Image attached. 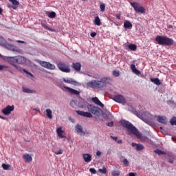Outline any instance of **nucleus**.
Masks as SVG:
<instances>
[{"instance_id": "obj_29", "label": "nucleus", "mask_w": 176, "mask_h": 176, "mask_svg": "<svg viewBox=\"0 0 176 176\" xmlns=\"http://www.w3.org/2000/svg\"><path fill=\"white\" fill-rule=\"evenodd\" d=\"M23 93H28V94L36 93L35 90L27 88V87H23Z\"/></svg>"}, {"instance_id": "obj_31", "label": "nucleus", "mask_w": 176, "mask_h": 176, "mask_svg": "<svg viewBox=\"0 0 176 176\" xmlns=\"http://www.w3.org/2000/svg\"><path fill=\"white\" fill-rule=\"evenodd\" d=\"M131 69L132 70L133 72H134V74H141V72L137 69V68L135 67V65L134 64L131 65Z\"/></svg>"}, {"instance_id": "obj_14", "label": "nucleus", "mask_w": 176, "mask_h": 176, "mask_svg": "<svg viewBox=\"0 0 176 176\" xmlns=\"http://www.w3.org/2000/svg\"><path fill=\"white\" fill-rule=\"evenodd\" d=\"M77 115H80V116H83L84 118H93V115L91 114L90 112L82 111L77 110L76 111Z\"/></svg>"}, {"instance_id": "obj_19", "label": "nucleus", "mask_w": 176, "mask_h": 176, "mask_svg": "<svg viewBox=\"0 0 176 176\" xmlns=\"http://www.w3.org/2000/svg\"><path fill=\"white\" fill-rule=\"evenodd\" d=\"M102 80H103L104 83V87H106L107 85H112V78L109 77H104L102 78Z\"/></svg>"}, {"instance_id": "obj_15", "label": "nucleus", "mask_w": 176, "mask_h": 176, "mask_svg": "<svg viewBox=\"0 0 176 176\" xmlns=\"http://www.w3.org/2000/svg\"><path fill=\"white\" fill-rule=\"evenodd\" d=\"M12 66L14 67V68H16V69H17V71H19V72H25L28 75H30V76H32V78L34 76V75H32V74H31L28 71L25 70V69H23L21 67L18 66L17 65H12Z\"/></svg>"}, {"instance_id": "obj_25", "label": "nucleus", "mask_w": 176, "mask_h": 176, "mask_svg": "<svg viewBox=\"0 0 176 176\" xmlns=\"http://www.w3.org/2000/svg\"><path fill=\"white\" fill-rule=\"evenodd\" d=\"M23 159L25 163H30V162H32V157H31L30 154H25L23 155Z\"/></svg>"}, {"instance_id": "obj_45", "label": "nucleus", "mask_w": 176, "mask_h": 176, "mask_svg": "<svg viewBox=\"0 0 176 176\" xmlns=\"http://www.w3.org/2000/svg\"><path fill=\"white\" fill-rule=\"evenodd\" d=\"M5 68H8V66H6L5 65H0V71H3V69H5Z\"/></svg>"}, {"instance_id": "obj_9", "label": "nucleus", "mask_w": 176, "mask_h": 176, "mask_svg": "<svg viewBox=\"0 0 176 176\" xmlns=\"http://www.w3.org/2000/svg\"><path fill=\"white\" fill-rule=\"evenodd\" d=\"M38 63L40 64V65H41V67H43L47 69H56V66L53 64H51L49 62H46L43 60H38Z\"/></svg>"}, {"instance_id": "obj_21", "label": "nucleus", "mask_w": 176, "mask_h": 176, "mask_svg": "<svg viewBox=\"0 0 176 176\" xmlns=\"http://www.w3.org/2000/svg\"><path fill=\"white\" fill-rule=\"evenodd\" d=\"M92 101H93V102H94V104H96V105H99V107L104 108V104H102V102H101V101H100L98 98H97V97L93 98Z\"/></svg>"}, {"instance_id": "obj_50", "label": "nucleus", "mask_w": 176, "mask_h": 176, "mask_svg": "<svg viewBox=\"0 0 176 176\" xmlns=\"http://www.w3.org/2000/svg\"><path fill=\"white\" fill-rule=\"evenodd\" d=\"M168 162L173 164V163H174V160L170 158L168 160Z\"/></svg>"}, {"instance_id": "obj_36", "label": "nucleus", "mask_w": 176, "mask_h": 176, "mask_svg": "<svg viewBox=\"0 0 176 176\" xmlns=\"http://www.w3.org/2000/svg\"><path fill=\"white\" fill-rule=\"evenodd\" d=\"M111 175L112 176H119V175H120V171H119V170H113L111 172Z\"/></svg>"}, {"instance_id": "obj_26", "label": "nucleus", "mask_w": 176, "mask_h": 176, "mask_svg": "<svg viewBox=\"0 0 176 176\" xmlns=\"http://www.w3.org/2000/svg\"><path fill=\"white\" fill-rule=\"evenodd\" d=\"M63 81L65 83H69L70 85H76V81L72 78H63Z\"/></svg>"}, {"instance_id": "obj_49", "label": "nucleus", "mask_w": 176, "mask_h": 176, "mask_svg": "<svg viewBox=\"0 0 176 176\" xmlns=\"http://www.w3.org/2000/svg\"><path fill=\"white\" fill-rule=\"evenodd\" d=\"M96 35H97V33H96V32H92V33H91V36L92 38H94V37L96 36Z\"/></svg>"}, {"instance_id": "obj_63", "label": "nucleus", "mask_w": 176, "mask_h": 176, "mask_svg": "<svg viewBox=\"0 0 176 176\" xmlns=\"http://www.w3.org/2000/svg\"><path fill=\"white\" fill-rule=\"evenodd\" d=\"M0 57H1V54H0Z\"/></svg>"}, {"instance_id": "obj_53", "label": "nucleus", "mask_w": 176, "mask_h": 176, "mask_svg": "<svg viewBox=\"0 0 176 176\" xmlns=\"http://www.w3.org/2000/svg\"><path fill=\"white\" fill-rule=\"evenodd\" d=\"M116 17H117L118 20H120V14H116Z\"/></svg>"}, {"instance_id": "obj_2", "label": "nucleus", "mask_w": 176, "mask_h": 176, "mask_svg": "<svg viewBox=\"0 0 176 176\" xmlns=\"http://www.w3.org/2000/svg\"><path fill=\"white\" fill-rule=\"evenodd\" d=\"M6 60L11 65H17V64L24 65L27 63V58L23 56H7Z\"/></svg>"}, {"instance_id": "obj_5", "label": "nucleus", "mask_w": 176, "mask_h": 176, "mask_svg": "<svg viewBox=\"0 0 176 176\" xmlns=\"http://www.w3.org/2000/svg\"><path fill=\"white\" fill-rule=\"evenodd\" d=\"M87 86L91 89H102V87H105V83L102 80V78H101L100 80H93L89 82Z\"/></svg>"}, {"instance_id": "obj_58", "label": "nucleus", "mask_w": 176, "mask_h": 176, "mask_svg": "<svg viewBox=\"0 0 176 176\" xmlns=\"http://www.w3.org/2000/svg\"><path fill=\"white\" fill-rule=\"evenodd\" d=\"M0 14H2V8H0Z\"/></svg>"}, {"instance_id": "obj_3", "label": "nucleus", "mask_w": 176, "mask_h": 176, "mask_svg": "<svg viewBox=\"0 0 176 176\" xmlns=\"http://www.w3.org/2000/svg\"><path fill=\"white\" fill-rule=\"evenodd\" d=\"M155 42L161 46H173L174 45V40L166 36H159L155 37Z\"/></svg>"}, {"instance_id": "obj_22", "label": "nucleus", "mask_w": 176, "mask_h": 176, "mask_svg": "<svg viewBox=\"0 0 176 176\" xmlns=\"http://www.w3.org/2000/svg\"><path fill=\"white\" fill-rule=\"evenodd\" d=\"M82 157L86 163L91 162V155L90 154H82Z\"/></svg>"}, {"instance_id": "obj_41", "label": "nucleus", "mask_w": 176, "mask_h": 176, "mask_svg": "<svg viewBox=\"0 0 176 176\" xmlns=\"http://www.w3.org/2000/svg\"><path fill=\"white\" fill-rule=\"evenodd\" d=\"M1 167H3V170H9V168L10 167V165L6 164H3L1 165Z\"/></svg>"}, {"instance_id": "obj_43", "label": "nucleus", "mask_w": 176, "mask_h": 176, "mask_svg": "<svg viewBox=\"0 0 176 176\" xmlns=\"http://www.w3.org/2000/svg\"><path fill=\"white\" fill-rule=\"evenodd\" d=\"M63 149H60L58 151H55L54 153L55 155H63Z\"/></svg>"}, {"instance_id": "obj_13", "label": "nucleus", "mask_w": 176, "mask_h": 176, "mask_svg": "<svg viewBox=\"0 0 176 176\" xmlns=\"http://www.w3.org/2000/svg\"><path fill=\"white\" fill-rule=\"evenodd\" d=\"M63 87L67 90V91H68V93H70V94H72L73 96H79V94H80V91L76 89H74L69 87L65 86H64Z\"/></svg>"}, {"instance_id": "obj_47", "label": "nucleus", "mask_w": 176, "mask_h": 176, "mask_svg": "<svg viewBox=\"0 0 176 176\" xmlns=\"http://www.w3.org/2000/svg\"><path fill=\"white\" fill-rule=\"evenodd\" d=\"M107 126H109V127H113V122H109Z\"/></svg>"}, {"instance_id": "obj_62", "label": "nucleus", "mask_w": 176, "mask_h": 176, "mask_svg": "<svg viewBox=\"0 0 176 176\" xmlns=\"http://www.w3.org/2000/svg\"><path fill=\"white\" fill-rule=\"evenodd\" d=\"M63 141H65V139H64Z\"/></svg>"}, {"instance_id": "obj_8", "label": "nucleus", "mask_w": 176, "mask_h": 176, "mask_svg": "<svg viewBox=\"0 0 176 176\" xmlns=\"http://www.w3.org/2000/svg\"><path fill=\"white\" fill-rule=\"evenodd\" d=\"M137 116L140 119H142L146 123L149 122L152 119V116L148 112H143L142 113H138Z\"/></svg>"}, {"instance_id": "obj_59", "label": "nucleus", "mask_w": 176, "mask_h": 176, "mask_svg": "<svg viewBox=\"0 0 176 176\" xmlns=\"http://www.w3.org/2000/svg\"><path fill=\"white\" fill-rule=\"evenodd\" d=\"M1 119H5L4 117L0 116Z\"/></svg>"}, {"instance_id": "obj_17", "label": "nucleus", "mask_w": 176, "mask_h": 176, "mask_svg": "<svg viewBox=\"0 0 176 176\" xmlns=\"http://www.w3.org/2000/svg\"><path fill=\"white\" fill-rule=\"evenodd\" d=\"M75 130L76 133L80 134V135H85V134H86V133L83 131V128L82 127V126L79 124L76 125Z\"/></svg>"}, {"instance_id": "obj_57", "label": "nucleus", "mask_w": 176, "mask_h": 176, "mask_svg": "<svg viewBox=\"0 0 176 176\" xmlns=\"http://www.w3.org/2000/svg\"><path fill=\"white\" fill-rule=\"evenodd\" d=\"M73 104H75V101H72V102H70V105H72Z\"/></svg>"}, {"instance_id": "obj_12", "label": "nucleus", "mask_w": 176, "mask_h": 176, "mask_svg": "<svg viewBox=\"0 0 176 176\" xmlns=\"http://www.w3.org/2000/svg\"><path fill=\"white\" fill-rule=\"evenodd\" d=\"M14 111V106L8 105L6 108L2 109V112L4 115H10V113Z\"/></svg>"}, {"instance_id": "obj_52", "label": "nucleus", "mask_w": 176, "mask_h": 176, "mask_svg": "<svg viewBox=\"0 0 176 176\" xmlns=\"http://www.w3.org/2000/svg\"><path fill=\"white\" fill-rule=\"evenodd\" d=\"M16 42H17L18 43H25V41H20V40L16 41Z\"/></svg>"}, {"instance_id": "obj_16", "label": "nucleus", "mask_w": 176, "mask_h": 176, "mask_svg": "<svg viewBox=\"0 0 176 176\" xmlns=\"http://www.w3.org/2000/svg\"><path fill=\"white\" fill-rule=\"evenodd\" d=\"M56 134L59 138H67L66 135H64V131L63 130V126H60L56 129Z\"/></svg>"}, {"instance_id": "obj_38", "label": "nucleus", "mask_w": 176, "mask_h": 176, "mask_svg": "<svg viewBox=\"0 0 176 176\" xmlns=\"http://www.w3.org/2000/svg\"><path fill=\"white\" fill-rule=\"evenodd\" d=\"M155 153H156L157 155H164V151H162V150H159V149H156L154 151Z\"/></svg>"}, {"instance_id": "obj_42", "label": "nucleus", "mask_w": 176, "mask_h": 176, "mask_svg": "<svg viewBox=\"0 0 176 176\" xmlns=\"http://www.w3.org/2000/svg\"><path fill=\"white\" fill-rule=\"evenodd\" d=\"M100 12H105V5L104 3L100 6Z\"/></svg>"}, {"instance_id": "obj_54", "label": "nucleus", "mask_w": 176, "mask_h": 176, "mask_svg": "<svg viewBox=\"0 0 176 176\" xmlns=\"http://www.w3.org/2000/svg\"><path fill=\"white\" fill-rule=\"evenodd\" d=\"M96 155H97V156H101V152L97 151Z\"/></svg>"}, {"instance_id": "obj_30", "label": "nucleus", "mask_w": 176, "mask_h": 176, "mask_svg": "<svg viewBox=\"0 0 176 176\" xmlns=\"http://www.w3.org/2000/svg\"><path fill=\"white\" fill-rule=\"evenodd\" d=\"M151 82H153V83H155V85H157V86H160L162 85V82H160V80L159 78H151Z\"/></svg>"}, {"instance_id": "obj_37", "label": "nucleus", "mask_w": 176, "mask_h": 176, "mask_svg": "<svg viewBox=\"0 0 176 176\" xmlns=\"http://www.w3.org/2000/svg\"><path fill=\"white\" fill-rule=\"evenodd\" d=\"M170 123L172 126H176V117H173L170 120Z\"/></svg>"}, {"instance_id": "obj_6", "label": "nucleus", "mask_w": 176, "mask_h": 176, "mask_svg": "<svg viewBox=\"0 0 176 176\" xmlns=\"http://www.w3.org/2000/svg\"><path fill=\"white\" fill-rule=\"evenodd\" d=\"M130 4H131V6L133 8L135 12H137V13H139V14H145L146 12V9H145L144 6H141L140 3L133 2V3H130Z\"/></svg>"}, {"instance_id": "obj_20", "label": "nucleus", "mask_w": 176, "mask_h": 176, "mask_svg": "<svg viewBox=\"0 0 176 176\" xmlns=\"http://www.w3.org/2000/svg\"><path fill=\"white\" fill-rule=\"evenodd\" d=\"M11 3H12V6H11V8L14 9V10H16L17 9L19 5H20V3L17 0H9Z\"/></svg>"}, {"instance_id": "obj_35", "label": "nucleus", "mask_w": 176, "mask_h": 176, "mask_svg": "<svg viewBox=\"0 0 176 176\" xmlns=\"http://www.w3.org/2000/svg\"><path fill=\"white\" fill-rule=\"evenodd\" d=\"M112 74H113V76H115V78H118V77L120 76V72L118 70L113 71Z\"/></svg>"}, {"instance_id": "obj_39", "label": "nucleus", "mask_w": 176, "mask_h": 176, "mask_svg": "<svg viewBox=\"0 0 176 176\" xmlns=\"http://www.w3.org/2000/svg\"><path fill=\"white\" fill-rule=\"evenodd\" d=\"M99 173H101V174H107V168L103 167L102 169L100 168L98 169Z\"/></svg>"}, {"instance_id": "obj_55", "label": "nucleus", "mask_w": 176, "mask_h": 176, "mask_svg": "<svg viewBox=\"0 0 176 176\" xmlns=\"http://www.w3.org/2000/svg\"><path fill=\"white\" fill-rule=\"evenodd\" d=\"M122 140H117L118 144H122Z\"/></svg>"}, {"instance_id": "obj_44", "label": "nucleus", "mask_w": 176, "mask_h": 176, "mask_svg": "<svg viewBox=\"0 0 176 176\" xmlns=\"http://www.w3.org/2000/svg\"><path fill=\"white\" fill-rule=\"evenodd\" d=\"M89 171H90V173H91L92 174H97V170H96L94 169V168H89Z\"/></svg>"}, {"instance_id": "obj_23", "label": "nucleus", "mask_w": 176, "mask_h": 176, "mask_svg": "<svg viewBox=\"0 0 176 176\" xmlns=\"http://www.w3.org/2000/svg\"><path fill=\"white\" fill-rule=\"evenodd\" d=\"M124 28L128 30H131V28H133V24L129 21H124Z\"/></svg>"}, {"instance_id": "obj_4", "label": "nucleus", "mask_w": 176, "mask_h": 176, "mask_svg": "<svg viewBox=\"0 0 176 176\" xmlns=\"http://www.w3.org/2000/svg\"><path fill=\"white\" fill-rule=\"evenodd\" d=\"M0 46H3V47H6V49H8V50H11L12 52H16V53H19L20 54H23L24 52L23 50L12 45L7 43L6 41L3 37L0 36Z\"/></svg>"}, {"instance_id": "obj_46", "label": "nucleus", "mask_w": 176, "mask_h": 176, "mask_svg": "<svg viewBox=\"0 0 176 176\" xmlns=\"http://www.w3.org/2000/svg\"><path fill=\"white\" fill-rule=\"evenodd\" d=\"M123 164H124V166H129V160H127V159H124L123 160Z\"/></svg>"}, {"instance_id": "obj_40", "label": "nucleus", "mask_w": 176, "mask_h": 176, "mask_svg": "<svg viewBox=\"0 0 176 176\" xmlns=\"http://www.w3.org/2000/svg\"><path fill=\"white\" fill-rule=\"evenodd\" d=\"M41 25H42V27H43L45 30H50V28H49V26H47V24L46 23V22H41Z\"/></svg>"}, {"instance_id": "obj_7", "label": "nucleus", "mask_w": 176, "mask_h": 176, "mask_svg": "<svg viewBox=\"0 0 176 176\" xmlns=\"http://www.w3.org/2000/svg\"><path fill=\"white\" fill-rule=\"evenodd\" d=\"M57 66L60 71L62 72H65L66 74L71 72V68L69 67V65L65 64L64 62H59L57 64Z\"/></svg>"}, {"instance_id": "obj_18", "label": "nucleus", "mask_w": 176, "mask_h": 176, "mask_svg": "<svg viewBox=\"0 0 176 176\" xmlns=\"http://www.w3.org/2000/svg\"><path fill=\"white\" fill-rule=\"evenodd\" d=\"M131 145L133 148H135L136 151H144V149H145V147L144 146V145L141 144H137V143L133 142Z\"/></svg>"}, {"instance_id": "obj_51", "label": "nucleus", "mask_w": 176, "mask_h": 176, "mask_svg": "<svg viewBox=\"0 0 176 176\" xmlns=\"http://www.w3.org/2000/svg\"><path fill=\"white\" fill-rule=\"evenodd\" d=\"M135 175H137V173H130L129 174V176H135Z\"/></svg>"}, {"instance_id": "obj_11", "label": "nucleus", "mask_w": 176, "mask_h": 176, "mask_svg": "<svg viewBox=\"0 0 176 176\" xmlns=\"http://www.w3.org/2000/svg\"><path fill=\"white\" fill-rule=\"evenodd\" d=\"M114 101L119 102L120 104H126V99L124 96L116 95L113 97Z\"/></svg>"}, {"instance_id": "obj_10", "label": "nucleus", "mask_w": 176, "mask_h": 176, "mask_svg": "<svg viewBox=\"0 0 176 176\" xmlns=\"http://www.w3.org/2000/svg\"><path fill=\"white\" fill-rule=\"evenodd\" d=\"M88 111L94 115H98V113H100V108L92 104L88 106Z\"/></svg>"}, {"instance_id": "obj_34", "label": "nucleus", "mask_w": 176, "mask_h": 176, "mask_svg": "<svg viewBox=\"0 0 176 176\" xmlns=\"http://www.w3.org/2000/svg\"><path fill=\"white\" fill-rule=\"evenodd\" d=\"M94 23H95L96 25H101V21L100 20L99 16H96L95 18Z\"/></svg>"}, {"instance_id": "obj_24", "label": "nucleus", "mask_w": 176, "mask_h": 176, "mask_svg": "<svg viewBox=\"0 0 176 176\" xmlns=\"http://www.w3.org/2000/svg\"><path fill=\"white\" fill-rule=\"evenodd\" d=\"M72 67L76 71H80V68H82V65L80 63H73Z\"/></svg>"}, {"instance_id": "obj_48", "label": "nucleus", "mask_w": 176, "mask_h": 176, "mask_svg": "<svg viewBox=\"0 0 176 176\" xmlns=\"http://www.w3.org/2000/svg\"><path fill=\"white\" fill-rule=\"evenodd\" d=\"M112 140H113V141H116V142H117L118 141V137H115V136H111Z\"/></svg>"}, {"instance_id": "obj_27", "label": "nucleus", "mask_w": 176, "mask_h": 176, "mask_svg": "<svg viewBox=\"0 0 176 176\" xmlns=\"http://www.w3.org/2000/svg\"><path fill=\"white\" fill-rule=\"evenodd\" d=\"M45 14L50 19H54L56 17V13L53 11L52 12L45 11Z\"/></svg>"}, {"instance_id": "obj_61", "label": "nucleus", "mask_w": 176, "mask_h": 176, "mask_svg": "<svg viewBox=\"0 0 176 176\" xmlns=\"http://www.w3.org/2000/svg\"><path fill=\"white\" fill-rule=\"evenodd\" d=\"M82 1H87V0H82Z\"/></svg>"}, {"instance_id": "obj_32", "label": "nucleus", "mask_w": 176, "mask_h": 176, "mask_svg": "<svg viewBox=\"0 0 176 176\" xmlns=\"http://www.w3.org/2000/svg\"><path fill=\"white\" fill-rule=\"evenodd\" d=\"M46 113H47V116L49 119H53V116H52V112L50 110V109H46Z\"/></svg>"}, {"instance_id": "obj_56", "label": "nucleus", "mask_w": 176, "mask_h": 176, "mask_svg": "<svg viewBox=\"0 0 176 176\" xmlns=\"http://www.w3.org/2000/svg\"><path fill=\"white\" fill-rule=\"evenodd\" d=\"M172 140H173L174 142H176V138H175V137H172Z\"/></svg>"}, {"instance_id": "obj_28", "label": "nucleus", "mask_w": 176, "mask_h": 176, "mask_svg": "<svg viewBox=\"0 0 176 176\" xmlns=\"http://www.w3.org/2000/svg\"><path fill=\"white\" fill-rule=\"evenodd\" d=\"M157 120L159 123H162L163 124H166V123H167V120H166V117L164 116H158Z\"/></svg>"}, {"instance_id": "obj_1", "label": "nucleus", "mask_w": 176, "mask_h": 176, "mask_svg": "<svg viewBox=\"0 0 176 176\" xmlns=\"http://www.w3.org/2000/svg\"><path fill=\"white\" fill-rule=\"evenodd\" d=\"M120 124L123 127L127 129L129 135L133 134V135H135L137 138L140 140L141 142H149L148 137L142 135V134L138 131V129H137L130 122L122 120L120 121Z\"/></svg>"}, {"instance_id": "obj_60", "label": "nucleus", "mask_w": 176, "mask_h": 176, "mask_svg": "<svg viewBox=\"0 0 176 176\" xmlns=\"http://www.w3.org/2000/svg\"><path fill=\"white\" fill-rule=\"evenodd\" d=\"M81 108H83V106L80 107Z\"/></svg>"}, {"instance_id": "obj_33", "label": "nucleus", "mask_w": 176, "mask_h": 176, "mask_svg": "<svg viewBox=\"0 0 176 176\" xmlns=\"http://www.w3.org/2000/svg\"><path fill=\"white\" fill-rule=\"evenodd\" d=\"M129 49H130V50H132L133 52H135V50H137V45L134 44H131L129 45Z\"/></svg>"}]
</instances>
